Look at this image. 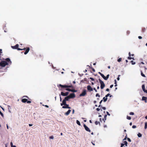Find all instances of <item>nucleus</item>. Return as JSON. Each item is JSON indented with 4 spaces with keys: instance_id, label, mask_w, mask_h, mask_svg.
<instances>
[{
    "instance_id": "nucleus-1",
    "label": "nucleus",
    "mask_w": 147,
    "mask_h": 147,
    "mask_svg": "<svg viewBox=\"0 0 147 147\" xmlns=\"http://www.w3.org/2000/svg\"><path fill=\"white\" fill-rule=\"evenodd\" d=\"M19 45L18 44H16L14 46H12L11 47L14 49H17L18 50H25L26 49V48H24L23 49H21L19 48H18Z\"/></svg>"
},
{
    "instance_id": "nucleus-2",
    "label": "nucleus",
    "mask_w": 147,
    "mask_h": 147,
    "mask_svg": "<svg viewBox=\"0 0 147 147\" xmlns=\"http://www.w3.org/2000/svg\"><path fill=\"white\" fill-rule=\"evenodd\" d=\"M59 86L61 87L60 90L61 91H63L64 89L63 88H71L72 87L71 86H68L66 85H62L61 84H59Z\"/></svg>"
},
{
    "instance_id": "nucleus-3",
    "label": "nucleus",
    "mask_w": 147,
    "mask_h": 147,
    "mask_svg": "<svg viewBox=\"0 0 147 147\" xmlns=\"http://www.w3.org/2000/svg\"><path fill=\"white\" fill-rule=\"evenodd\" d=\"M61 105L62 106L63 105H64L65 106H63L62 107V108L63 109H66V108H68L69 109H70L71 108L70 107H69V105L67 104L66 103V102H65V103H63V102H62V103H61Z\"/></svg>"
},
{
    "instance_id": "nucleus-4",
    "label": "nucleus",
    "mask_w": 147,
    "mask_h": 147,
    "mask_svg": "<svg viewBox=\"0 0 147 147\" xmlns=\"http://www.w3.org/2000/svg\"><path fill=\"white\" fill-rule=\"evenodd\" d=\"M8 65V63L5 61H2L0 62V66L2 67H5L6 65Z\"/></svg>"
},
{
    "instance_id": "nucleus-5",
    "label": "nucleus",
    "mask_w": 147,
    "mask_h": 147,
    "mask_svg": "<svg viewBox=\"0 0 147 147\" xmlns=\"http://www.w3.org/2000/svg\"><path fill=\"white\" fill-rule=\"evenodd\" d=\"M98 74H100L101 76L105 80H107V79L109 78V75L108 74L107 75L106 77L104 75L102 74L100 72H99Z\"/></svg>"
},
{
    "instance_id": "nucleus-6",
    "label": "nucleus",
    "mask_w": 147,
    "mask_h": 147,
    "mask_svg": "<svg viewBox=\"0 0 147 147\" xmlns=\"http://www.w3.org/2000/svg\"><path fill=\"white\" fill-rule=\"evenodd\" d=\"M98 80L100 84V88L101 89H103L105 87V84L104 82L100 79H99Z\"/></svg>"
},
{
    "instance_id": "nucleus-7",
    "label": "nucleus",
    "mask_w": 147,
    "mask_h": 147,
    "mask_svg": "<svg viewBox=\"0 0 147 147\" xmlns=\"http://www.w3.org/2000/svg\"><path fill=\"white\" fill-rule=\"evenodd\" d=\"M70 98L68 96L65 98L63 100L62 102H63V103H65V102H66V101H69Z\"/></svg>"
},
{
    "instance_id": "nucleus-8",
    "label": "nucleus",
    "mask_w": 147,
    "mask_h": 147,
    "mask_svg": "<svg viewBox=\"0 0 147 147\" xmlns=\"http://www.w3.org/2000/svg\"><path fill=\"white\" fill-rule=\"evenodd\" d=\"M86 94V90L85 89H84L82 93L80 94V96H84Z\"/></svg>"
},
{
    "instance_id": "nucleus-9",
    "label": "nucleus",
    "mask_w": 147,
    "mask_h": 147,
    "mask_svg": "<svg viewBox=\"0 0 147 147\" xmlns=\"http://www.w3.org/2000/svg\"><path fill=\"white\" fill-rule=\"evenodd\" d=\"M83 126L86 131L89 132H91V131L90 129L85 124H84Z\"/></svg>"
},
{
    "instance_id": "nucleus-10",
    "label": "nucleus",
    "mask_w": 147,
    "mask_h": 147,
    "mask_svg": "<svg viewBox=\"0 0 147 147\" xmlns=\"http://www.w3.org/2000/svg\"><path fill=\"white\" fill-rule=\"evenodd\" d=\"M61 93L62 96H67L69 94V92H67L64 93L63 92H61Z\"/></svg>"
},
{
    "instance_id": "nucleus-11",
    "label": "nucleus",
    "mask_w": 147,
    "mask_h": 147,
    "mask_svg": "<svg viewBox=\"0 0 147 147\" xmlns=\"http://www.w3.org/2000/svg\"><path fill=\"white\" fill-rule=\"evenodd\" d=\"M68 96L70 98H74L76 96L75 94L74 93H72L70 94Z\"/></svg>"
},
{
    "instance_id": "nucleus-12",
    "label": "nucleus",
    "mask_w": 147,
    "mask_h": 147,
    "mask_svg": "<svg viewBox=\"0 0 147 147\" xmlns=\"http://www.w3.org/2000/svg\"><path fill=\"white\" fill-rule=\"evenodd\" d=\"M87 89L88 90L90 91H92L93 89L90 85H88L87 86Z\"/></svg>"
},
{
    "instance_id": "nucleus-13",
    "label": "nucleus",
    "mask_w": 147,
    "mask_h": 147,
    "mask_svg": "<svg viewBox=\"0 0 147 147\" xmlns=\"http://www.w3.org/2000/svg\"><path fill=\"white\" fill-rule=\"evenodd\" d=\"M26 50L25 52L24 53V54L25 55L30 50V48L29 47H27L26 48Z\"/></svg>"
},
{
    "instance_id": "nucleus-14",
    "label": "nucleus",
    "mask_w": 147,
    "mask_h": 147,
    "mask_svg": "<svg viewBox=\"0 0 147 147\" xmlns=\"http://www.w3.org/2000/svg\"><path fill=\"white\" fill-rule=\"evenodd\" d=\"M6 61H7V62L11 64V62L10 61V59L9 58H7L6 59Z\"/></svg>"
},
{
    "instance_id": "nucleus-15",
    "label": "nucleus",
    "mask_w": 147,
    "mask_h": 147,
    "mask_svg": "<svg viewBox=\"0 0 147 147\" xmlns=\"http://www.w3.org/2000/svg\"><path fill=\"white\" fill-rule=\"evenodd\" d=\"M142 88L143 90L144 91V92L146 93V91H147V90H145V86L144 84L142 85Z\"/></svg>"
},
{
    "instance_id": "nucleus-16",
    "label": "nucleus",
    "mask_w": 147,
    "mask_h": 147,
    "mask_svg": "<svg viewBox=\"0 0 147 147\" xmlns=\"http://www.w3.org/2000/svg\"><path fill=\"white\" fill-rule=\"evenodd\" d=\"M71 111V110H69L66 112L65 113V115H68L70 113Z\"/></svg>"
},
{
    "instance_id": "nucleus-17",
    "label": "nucleus",
    "mask_w": 147,
    "mask_h": 147,
    "mask_svg": "<svg viewBox=\"0 0 147 147\" xmlns=\"http://www.w3.org/2000/svg\"><path fill=\"white\" fill-rule=\"evenodd\" d=\"M147 98V97L145 96H143L142 98V100H144L145 102H146V100Z\"/></svg>"
},
{
    "instance_id": "nucleus-18",
    "label": "nucleus",
    "mask_w": 147,
    "mask_h": 147,
    "mask_svg": "<svg viewBox=\"0 0 147 147\" xmlns=\"http://www.w3.org/2000/svg\"><path fill=\"white\" fill-rule=\"evenodd\" d=\"M22 102L23 103H25L27 101V99L25 98H23L21 100Z\"/></svg>"
},
{
    "instance_id": "nucleus-19",
    "label": "nucleus",
    "mask_w": 147,
    "mask_h": 147,
    "mask_svg": "<svg viewBox=\"0 0 147 147\" xmlns=\"http://www.w3.org/2000/svg\"><path fill=\"white\" fill-rule=\"evenodd\" d=\"M107 117V115H105L104 116V118L102 119V120L104 121V122H105V121L106 120Z\"/></svg>"
},
{
    "instance_id": "nucleus-20",
    "label": "nucleus",
    "mask_w": 147,
    "mask_h": 147,
    "mask_svg": "<svg viewBox=\"0 0 147 147\" xmlns=\"http://www.w3.org/2000/svg\"><path fill=\"white\" fill-rule=\"evenodd\" d=\"M103 101L104 102H105L107 101V97H106L105 96L103 98Z\"/></svg>"
},
{
    "instance_id": "nucleus-21",
    "label": "nucleus",
    "mask_w": 147,
    "mask_h": 147,
    "mask_svg": "<svg viewBox=\"0 0 147 147\" xmlns=\"http://www.w3.org/2000/svg\"><path fill=\"white\" fill-rule=\"evenodd\" d=\"M123 143L124 144V145H125L126 146H127V142L126 141H124L123 142Z\"/></svg>"
},
{
    "instance_id": "nucleus-22",
    "label": "nucleus",
    "mask_w": 147,
    "mask_h": 147,
    "mask_svg": "<svg viewBox=\"0 0 147 147\" xmlns=\"http://www.w3.org/2000/svg\"><path fill=\"white\" fill-rule=\"evenodd\" d=\"M141 75L143 77H145L146 76H145V75L143 74V73L142 72V71H141Z\"/></svg>"
},
{
    "instance_id": "nucleus-23",
    "label": "nucleus",
    "mask_w": 147,
    "mask_h": 147,
    "mask_svg": "<svg viewBox=\"0 0 147 147\" xmlns=\"http://www.w3.org/2000/svg\"><path fill=\"white\" fill-rule=\"evenodd\" d=\"M147 128V122L145 123L144 129H146Z\"/></svg>"
},
{
    "instance_id": "nucleus-24",
    "label": "nucleus",
    "mask_w": 147,
    "mask_h": 147,
    "mask_svg": "<svg viewBox=\"0 0 147 147\" xmlns=\"http://www.w3.org/2000/svg\"><path fill=\"white\" fill-rule=\"evenodd\" d=\"M128 59H133V60H134V59L133 57H131V56H129V57H128Z\"/></svg>"
},
{
    "instance_id": "nucleus-25",
    "label": "nucleus",
    "mask_w": 147,
    "mask_h": 147,
    "mask_svg": "<svg viewBox=\"0 0 147 147\" xmlns=\"http://www.w3.org/2000/svg\"><path fill=\"white\" fill-rule=\"evenodd\" d=\"M76 123L79 125H81L80 122L78 120H76Z\"/></svg>"
},
{
    "instance_id": "nucleus-26",
    "label": "nucleus",
    "mask_w": 147,
    "mask_h": 147,
    "mask_svg": "<svg viewBox=\"0 0 147 147\" xmlns=\"http://www.w3.org/2000/svg\"><path fill=\"white\" fill-rule=\"evenodd\" d=\"M7 107H8V110H9V111L10 112H11V111H10V109H11V108L10 106L9 105H7Z\"/></svg>"
},
{
    "instance_id": "nucleus-27",
    "label": "nucleus",
    "mask_w": 147,
    "mask_h": 147,
    "mask_svg": "<svg viewBox=\"0 0 147 147\" xmlns=\"http://www.w3.org/2000/svg\"><path fill=\"white\" fill-rule=\"evenodd\" d=\"M71 92H77V90H76L75 89H71Z\"/></svg>"
},
{
    "instance_id": "nucleus-28",
    "label": "nucleus",
    "mask_w": 147,
    "mask_h": 147,
    "mask_svg": "<svg viewBox=\"0 0 147 147\" xmlns=\"http://www.w3.org/2000/svg\"><path fill=\"white\" fill-rule=\"evenodd\" d=\"M138 136L139 137H140L142 136V135L141 134H140V133H139L138 134Z\"/></svg>"
},
{
    "instance_id": "nucleus-29",
    "label": "nucleus",
    "mask_w": 147,
    "mask_h": 147,
    "mask_svg": "<svg viewBox=\"0 0 147 147\" xmlns=\"http://www.w3.org/2000/svg\"><path fill=\"white\" fill-rule=\"evenodd\" d=\"M131 63L132 65H134L136 63L135 62H134L133 61H131Z\"/></svg>"
},
{
    "instance_id": "nucleus-30",
    "label": "nucleus",
    "mask_w": 147,
    "mask_h": 147,
    "mask_svg": "<svg viewBox=\"0 0 147 147\" xmlns=\"http://www.w3.org/2000/svg\"><path fill=\"white\" fill-rule=\"evenodd\" d=\"M95 123L96 125H97L98 124H100V122H98V121H96L95 122Z\"/></svg>"
},
{
    "instance_id": "nucleus-31",
    "label": "nucleus",
    "mask_w": 147,
    "mask_h": 147,
    "mask_svg": "<svg viewBox=\"0 0 147 147\" xmlns=\"http://www.w3.org/2000/svg\"><path fill=\"white\" fill-rule=\"evenodd\" d=\"M10 144L11 145V147H16V146H13V144L12 142H11L10 143Z\"/></svg>"
},
{
    "instance_id": "nucleus-32",
    "label": "nucleus",
    "mask_w": 147,
    "mask_h": 147,
    "mask_svg": "<svg viewBox=\"0 0 147 147\" xmlns=\"http://www.w3.org/2000/svg\"><path fill=\"white\" fill-rule=\"evenodd\" d=\"M127 119L128 120H130L131 119V117L129 116H127Z\"/></svg>"
},
{
    "instance_id": "nucleus-33",
    "label": "nucleus",
    "mask_w": 147,
    "mask_h": 147,
    "mask_svg": "<svg viewBox=\"0 0 147 147\" xmlns=\"http://www.w3.org/2000/svg\"><path fill=\"white\" fill-rule=\"evenodd\" d=\"M121 60H122V59L121 58H119L118 59L117 61L118 62H120L121 61Z\"/></svg>"
},
{
    "instance_id": "nucleus-34",
    "label": "nucleus",
    "mask_w": 147,
    "mask_h": 147,
    "mask_svg": "<svg viewBox=\"0 0 147 147\" xmlns=\"http://www.w3.org/2000/svg\"><path fill=\"white\" fill-rule=\"evenodd\" d=\"M71 89L69 88H66L65 89V90H66L68 91H71Z\"/></svg>"
},
{
    "instance_id": "nucleus-35",
    "label": "nucleus",
    "mask_w": 147,
    "mask_h": 147,
    "mask_svg": "<svg viewBox=\"0 0 147 147\" xmlns=\"http://www.w3.org/2000/svg\"><path fill=\"white\" fill-rule=\"evenodd\" d=\"M0 114L3 117V113L1 112V111H0Z\"/></svg>"
},
{
    "instance_id": "nucleus-36",
    "label": "nucleus",
    "mask_w": 147,
    "mask_h": 147,
    "mask_svg": "<svg viewBox=\"0 0 147 147\" xmlns=\"http://www.w3.org/2000/svg\"><path fill=\"white\" fill-rule=\"evenodd\" d=\"M129 114L131 115H134V113L133 112H131L129 113Z\"/></svg>"
},
{
    "instance_id": "nucleus-37",
    "label": "nucleus",
    "mask_w": 147,
    "mask_h": 147,
    "mask_svg": "<svg viewBox=\"0 0 147 147\" xmlns=\"http://www.w3.org/2000/svg\"><path fill=\"white\" fill-rule=\"evenodd\" d=\"M110 94H109V93H108V94H107L106 96H105V97H108V96H109L110 95Z\"/></svg>"
},
{
    "instance_id": "nucleus-38",
    "label": "nucleus",
    "mask_w": 147,
    "mask_h": 147,
    "mask_svg": "<svg viewBox=\"0 0 147 147\" xmlns=\"http://www.w3.org/2000/svg\"><path fill=\"white\" fill-rule=\"evenodd\" d=\"M49 138L50 139H53L54 138V137L53 136H51L49 137Z\"/></svg>"
},
{
    "instance_id": "nucleus-39",
    "label": "nucleus",
    "mask_w": 147,
    "mask_h": 147,
    "mask_svg": "<svg viewBox=\"0 0 147 147\" xmlns=\"http://www.w3.org/2000/svg\"><path fill=\"white\" fill-rule=\"evenodd\" d=\"M96 97L98 96V97H100V95H99V94H98L97 93V94H96Z\"/></svg>"
},
{
    "instance_id": "nucleus-40",
    "label": "nucleus",
    "mask_w": 147,
    "mask_h": 147,
    "mask_svg": "<svg viewBox=\"0 0 147 147\" xmlns=\"http://www.w3.org/2000/svg\"><path fill=\"white\" fill-rule=\"evenodd\" d=\"M127 138V135L126 134V136H125V138L123 140H126Z\"/></svg>"
},
{
    "instance_id": "nucleus-41",
    "label": "nucleus",
    "mask_w": 147,
    "mask_h": 147,
    "mask_svg": "<svg viewBox=\"0 0 147 147\" xmlns=\"http://www.w3.org/2000/svg\"><path fill=\"white\" fill-rule=\"evenodd\" d=\"M127 140L129 142H131V139L129 138H127Z\"/></svg>"
},
{
    "instance_id": "nucleus-42",
    "label": "nucleus",
    "mask_w": 147,
    "mask_h": 147,
    "mask_svg": "<svg viewBox=\"0 0 147 147\" xmlns=\"http://www.w3.org/2000/svg\"><path fill=\"white\" fill-rule=\"evenodd\" d=\"M90 79L92 81H94V79L90 77Z\"/></svg>"
},
{
    "instance_id": "nucleus-43",
    "label": "nucleus",
    "mask_w": 147,
    "mask_h": 147,
    "mask_svg": "<svg viewBox=\"0 0 147 147\" xmlns=\"http://www.w3.org/2000/svg\"><path fill=\"white\" fill-rule=\"evenodd\" d=\"M136 125H134L132 126V127L133 128H136Z\"/></svg>"
},
{
    "instance_id": "nucleus-44",
    "label": "nucleus",
    "mask_w": 147,
    "mask_h": 147,
    "mask_svg": "<svg viewBox=\"0 0 147 147\" xmlns=\"http://www.w3.org/2000/svg\"><path fill=\"white\" fill-rule=\"evenodd\" d=\"M124 145V144H121V146L120 147H123V146Z\"/></svg>"
},
{
    "instance_id": "nucleus-45",
    "label": "nucleus",
    "mask_w": 147,
    "mask_h": 147,
    "mask_svg": "<svg viewBox=\"0 0 147 147\" xmlns=\"http://www.w3.org/2000/svg\"><path fill=\"white\" fill-rule=\"evenodd\" d=\"M2 53V50L1 49H0V55H1V54Z\"/></svg>"
},
{
    "instance_id": "nucleus-46",
    "label": "nucleus",
    "mask_w": 147,
    "mask_h": 147,
    "mask_svg": "<svg viewBox=\"0 0 147 147\" xmlns=\"http://www.w3.org/2000/svg\"><path fill=\"white\" fill-rule=\"evenodd\" d=\"M96 110H97V111H99L100 110V109H99V108H97L96 109Z\"/></svg>"
},
{
    "instance_id": "nucleus-47",
    "label": "nucleus",
    "mask_w": 147,
    "mask_h": 147,
    "mask_svg": "<svg viewBox=\"0 0 147 147\" xmlns=\"http://www.w3.org/2000/svg\"><path fill=\"white\" fill-rule=\"evenodd\" d=\"M27 102L28 103H30L31 102V101H30V100H27Z\"/></svg>"
},
{
    "instance_id": "nucleus-48",
    "label": "nucleus",
    "mask_w": 147,
    "mask_h": 147,
    "mask_svg": "<svg viewBox=\"0 0 147 147\" xmlns=\"http://www.w3.org/2000/svg\"><path fill=\"white\" fill-rule=\"evenodd\" d=\"M102 109L103 110H105L106 109V108L105 107H102Z\"/></svg>"
},
{
    "instance_id": "nucleus-49",
    "label": "nucleus",
    "mask_w": 147,
    "mask_h": 147,
    "mask_svg": "<svg viewBox=\"0 0 147 147\" xmlns=\"http://www.w3.org/2000/svg\"><path fill=\"white\" fill-rule=\"evenodd\" d=\"M120 76V75H119L118 76V77L117 78V79L118 80H119V76Z\"/></svg>"
},
{
    "instance_id": "nucleus-50",
    "label": "nucleus",
    "mask_w": 147,
    "mask_h": 147,
    "mask_svg": "<svg viewBox=\"0 0 147 147\" xmlns=\"http://www.w3.org/2000/svg\"><path fill=\"white\" fill-rule=\"evenodd\" d=\"M138 38H139V39H141L142 38V36H139L138 37Z\"/></svg>"
},
{
    "instance_id": "nucleus-51",
    "label": "nucleus",
    "mask_w": 147,
    "mask_h": 147,
    "mask_svg": "<svg viewBox=\"0 0 147 147\" xmlns=\"http://www.w3.org/2000/svg\"><path fill=\"white\" fill-rule=\"evenodd\" d=\"M92 69L93 72H95V70L94 68H93L92 67Z\"/></svg>"
},
{
    "instance_id": "nucleus-52",
    "label": "nucleus",
    "mask_w": 147,
    "mask_h": 147,
    "mask_svg": "<svg viewBox=\"0 0 147 147\" xmlns=\"http://www.w3.org/2000/svg\"><path fill=\"white\" fill-rule=\"evenodd\" d=\"M107 113L108 115L109 116H110V114L107 111Z\"/></svg>"
},
{
    "instance_id": "nucleus-53",
    "label": "nucleus",
    "mask_w": 147,
    "mask_h": 147,
    "mask_svg": "<svg viewBox=\"0 0 147 147\" xmlns=\"http://www.w3.org/2000/svg\"><path fill=\"white\" fill-rule=\"evenodd\" d=\"M93 89H94V90H95V92H97V90L95 88H93Z\"/></svg>"
},
{
    "instance_id": "nucleus-54",
    "label": "nucleus",
    "mask_w": 147,
    "mask_h": 147,
    "mask_svg": "<svg viewBox=\"0 0 147 147\" xmlns=\"http://www.w3.org/2000/svg\"><path fill=\"white\" fill-rule=\"evenodd\" d=\"M145 30V28H143L142 29V31L143 32H144Z\"/></svg>"
},
{
    "instance_id": "nucleus-55",
    "label": "nucleus",
    "mask_w": 147,
    "mask_h": 147,
    "mask_svg": "<svg viewBox=\"0 0 147 147\" xmlns=\"http://www.w3.org/2000/svg\"><path fill=\"white\" fill-rule=\"evenodd\" d=\"M109 91V88H107L106 89V91Z\"/></svg>"
},
{
    "instance_id": "nucleus-56",
    "label": "nucleus",
    "mask_w": 147,
    "mask_h": 147,
    "mask_svg": "<svg viewBox=\"0 0 147 147\" xmlns=\"http://www.w3.org/2000/svg\"><path fill=\"white\" fill-rule=\"evenodd\" d=\"M43 106H44V105H43ZM44 106H45L46 107H47V108H49V107L47 105H44Z\"/></svg>"
},
{
    "instance_id": "nucleus-57",
    "label": "nucleus",
    "mask_w": 147,
    "mask_h": 147,
    "mask_svg": "<svg viewBox=\"0 0 147 147\" xmlns=\"http://www.w3.org/2000/svg\"><path fill=\"white\" fill-rule=\"evenodd\" d=\"M113 84L112 85H111L110 86V88H112L113 87Z\"/></svg>"
},
{
    "instance_id": "nucleus-58",
    "label": "nucleus",
    "mask_w": 147,
    "mask_h": 147,
    "mask_svg": "<svg viewBox=\"0 0 147 147\" xmlns=\"http://www.w3.org/2000/svg\"><path fill=\"white\" fill-rule=\"evenodd\" d=\"M115 84H117V81L116 80H115Z\"/></svg>"
},
{
    "instance_id": "nucleus-59",
    "label": "nucleus",
    "mask_w": 147,
    "mask_h": 147,
    "mask_svg": "<svg viewBox=\"0 0 147 147\" xmlns=\"http://www.w3.org/2000/svg\"><path fill=\"white\" fill-rule=\"evenodd\" d=\"M103 101V100H102L100 102V104Z\"/></svg>"
},
{
    "instance_id": "nucleus-60",
    "label": "nucleus",
    "mask_w": 147,
    "mask_h": 147,
    "mask_svg": "<svg viewBox=\"0 0 147 147\" xmlns=\"http://www.w3.org/2000/svg\"><path fill=\"white\" fill-rule=\"evenodd\" d=\"M98 107H100V108H102V106H101L100 104V105H99L98 106Z\"/></svg>"
},
{
    "instance_id": "nucleus-61",
    "label": "nucleus",
    "mask_w": 147,
    "mask_h": 147,
    "mask_svg": "<svg viewBox=\"0 0 147 147\" xmlns=\"http://www.w3.org/2000/svg\"><path fill=\"white\" fill-rule=\"evenodd\" d=\"M129 56H131V55L130 53L129 52Z\"/></svg>"
},
{
    "instance_id": "nucleus-62",
    "label": "nucleus",
    "mask_w": 147,
    "mask_h": 147,
    "mask_svg": "<svg viewBox=\"0 0 147 147\" xmlns=\"http://www.w3.org/2000/svg\"><path fill=\"white\" fill-rule=\"evenodd\" d=\"M29 126L30 127L32 126V124H29Z\"/></svg>"
},
{
    "instance_id": "nucleus-63",
    "label": "nucleus",
    "mask_w": 147,
    "mask_h": 147,
    "mask_svg": "<svg viewBox=\"0 0 147 147\" xmlns=\"http://www.w3.org/2000/svg\"><path fill=\"white\" fill-rule=\"evenodd\" d=\"M74 109H73L72 111V113L74 114Z\"/></svg>"
},
{
    "instance_id": "nucleus-64",
    "label": "nucleus",
    "mask_w": 147,
    "mask_h": 147,
    "mask_svg": "<svg viewBox=\"0 0 147 147\" xmlns=\"http://www.w3.org/2000/svg\"><path fill=\"white\" fill-rule=\"evenodd\" d=\"M132 125V123L131 122L130 123H129V125H130V126H131Z\"/></svg>"
}]
</instances>
